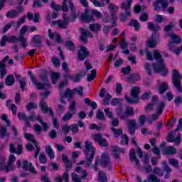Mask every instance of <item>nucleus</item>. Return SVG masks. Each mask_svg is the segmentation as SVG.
<instances>
[{"label":"nucleus","instance_id":"1","mask_svg":"<svg viewBox=\"0 0 182 182\" xmlns=\"http://www.w3.org/2000/svg\"><path fill=\"white\" fill-rule=\"evenodd\" d=\"M70 9L71 11V18L66 16V14H62L63 20L54 21L52 25H57L60 29H66L69 25V21L74 22L77 16L75 12V8L73 7V3L69 2Z\"/></svg>","mask_w":182,"mask_h":182},{"label":"nucleus","instance_id":"2","mask_svg":"<svg viewBox=\"0 0 182 182\" xmlns=\"http://www.w3.org/2000/svg\"><path fill=\"white\" fill-rule=\"evenodd\" d=\"M154 56L158 62V63L154 64V72H156V73H161L162 76H166L168 71L167 70V68L164 67L161 54H160V52H159L158 50H154Z\"/></svg>","mask_w":182,"mask_h":182},{"label":"nucleus","instance_id":"3","mask_svg":"<svg viewBox=\"0 0 182 182\" xmlns=\"http://www.w3.org/2000/svg\"><path fill=\"white\" fill-rule=\"evenodd\" d=\"M84 153L86 159H87V166H91L92 161H93V159H95V154H96V149L90 141H85Z\"/></svg>","mask_w":182,"mask_h":182},{"label":"nucleus","instance_id":"4","mask_svg":"<svg viewBox=\"0 0 182 182\" xmlns=\"http://www.w3.org/2000/svg\"><path fill=\"white\" fill-rule=\"evenodd\" d=\"M50 95L49 91H46L45 92L41 93V102H40V107L43 113H48L50 116H53V111L49 107H48V104L45 99H48V96Z\"/></svg>","mask_w":182,"mask_h":182},{"label":"nucleus","instance_id":"5","mask_svg":"<svg viewBox=\"0 0 182 182\" xmlns=\"http://www.w3.org/2000/svg\"><path fill=\"white\" fill-rule=\"evenodd\" d=\"M171 39L172 42H170L168 43L169 50H171V52H173V53H175L177 55H180L181 50L176 47V45H178V43H181V39L180 38V37H178L176 34H171Z\"/></svg>","mask_w":182,"mask_h":182},{"label":"nucleus","instance_id":"6","mask_svg":"<svg viewBox=\"0 0 182 182\" xmlns=\"http://www.w3.org/2000/svg\"><path fill=\"white\" fill-rule=\"evenodd\" d=\"M172 82L175 87H176L179 93H182V87H181V75L178 70H173L172 73Z\"/></svg>","mask_w":182,"mask_h":182},{"label":"nucleus","instance_id":"7","mask_svg":"<svg viewBox=\"0 0 182 182\" xmlns=\"http://www.w3.org/2000/svg\"><path fill=\"white\" fill-rule=\"evenodd\" d=\"M140 92V88L139 87H133L131 90V96L132 97L129 98L127 95H125V99L127 103H137L139 102V93Z\"/></svg>","mask_w":182,"mask_h":182},{"label":"nucleus","instance_id":"8","mask_svg":"<svg viewBox=\"0 0 182 182\" xmlns=\"http://www.w3.org/2000/svg\"><path fill=\"white\" fill-rule=\"evenodd\" d=\"M24 137L25 139H26V140H28V141H30V143H33V144H34L35 147L36 148L34 157L35 159H38V156H39V153L41 152V148L39 147L38 142H36V140L35 139V136L32 134L25 133Z\"/></svg>","mask_w":182,"mask_h":182},{"label":"nucleus","instance_id":"9","mask_svg":"<svg viewBox=\"0 0 182 182\" xmlns=\"http://www.w3.org/2000/svg\"><path fill=\"white\" fill-rule=\"evenodd\" d=\"M117 114L121 120H124V119H127L129 116H133L134 114V109H133V107H128L123 113L122 108H119Z\"/></svg>","mask_w":182,"mask_h":182},{"label":"nucleus","instance_id":"10","mask_svg":"<svg viewBox=\"0 0 182 182\" xmlns=\"http://www.w3.org/2000/svg\"><path fill=\"white\" fill-rule=\"evenodd\" d=\"M17 116L19 119V120H25L27 126L29 125L30 122H36V115H35V113H32L30 117L26 116L25 113L23 112H18L17 114Z\"/></svg>","mask_w":182,"mask_h":182},{"label":"nucleus","instance_id":"11","mask_svg":"<svg viewBox=\"0 0 182 182\" xmlns=\"http://www.w3.org/2000/svg\"><path fill=\"white\" fill-rule=\"evenodd\" d=\"M92 139L95 141V143H98V144L102 147H107V146H109L107 141L106 139L103 138L102 134H93L92 136Z\"/></svg>","mask_w":182,"mask_h":182},{"label":"nucleus","instance_id":"12","mask_svg":"<svg viewBox=\"0 0 182 182\" xmlns=\"http://www.w3.org/2000/svg\"><path fill=\"white\" fill-rule=\"evenodd\" d=\"M28 75L31 79V82H33V85L37 86V89H38V90H42L43 89H49V87H50V85L49 84L43 85L42 83L36 81V78H35V75H33L32 72L29 71Z\"/></svg>","mask_w":182,"mask_h":182},{"label":"nucleus","instance_id":"13","mask_svg":"<svg viewBox=\"0 0 182 182\" xmlns=\"http://www.w3.org/2000/svg\"><path fill=\"white\" fill-rule=\"evenodd\" d=\"M153 6L155 11H160L162 9H166L168 6V1L167 0H156Z\"/></svg>","mask_w":182,"mask_h":182},{"label":"nucleus","instance_id":"14","mask_svg":"<svg viewBox=\"0 0 182 182\" xmlns=\"http://www.w3.org/2000/svg\"><path fill=\"white\" fill-rule=\"evenodd\" d=\"M48 36L56 43H62V38H60V35H59L58 31L53 32L52 30L49 28L48 31Z\"/></svg>","mask_w":182,"mask_h":182},{"label":"nucleus","instance_id":"15","mask_svg":"<svg viewBox=\"0 0 182 182\" xmlns=\"http://www.w3.org/2000/svg\"><path fill=\"white\" fill-rule=\"evenodd\" d=\"M133 0H127L123 1L121 4V9L125 11V14H127V16H132V13L130 12V8L132 6V3Z\"/></svg>","mask_w":182,"mask_h":182},{"label":"nucleus","instance_id":"16","mask_svg":"<svg viewBox=\"0 0 182 182\" xmlns=\"http://www.w3.org/2000/svg\"><path fill=\"white\" fill-rule=\"evenodd\" d=\"M108 8L112 16V21L113 23H114V21L116 19H117V17L116 16V12L119 11V7H117V6L114 5V4H109Z\"/></svg>","mask_w":182,"mask_h":182},{"label":"nucleus","instance_id":"17","mask_svg":"<svg viewBox=\"0 0 182 182\" xmlns=\"http://www.w3.org/2000/svg\"><path fill=\"white\" fill-rule=\"evenodd\" d=\"M163 110H164V103L161 102L158 105V107L156 108V113L152 115L151 120H157V119H159V117L163 113Z\"/></svg>","mask_w":182,"mask_h":182},{"label":"nucleus","instance_id":"18","mask_svg":"<svg viewBox=\"0 0 182 182\" xmlns=\"http://www.w3.org/2000/svg\"><path fill=\"white\" fill-rule=\"evenodd\" d=\"M87 56H89V50H87V48L80 46V50H78L79 60H83L84 59H86V57Z\"/></svg>","mask_w":182,"mask_h":182},{"label":"nucleus","instance_id":"19","mask_svg":"<svg viewBox=\"0 0 182 182\" xmlns=\"http://www.w3.org/2000/svg\"><path fill=\"white\" fill-rule=\"evenodd\" d=\"M17 41H18V38L14 36H3L0 41V46H5V43H6V42H10L11 43H14V42H16Z\"/></svg>","mask_w":182,"mask_h":182},{"label":"nucleus","instance_id":"20","mask_svg":"<svg viewBox=\"0 0 182 182\" xmlns=\"http://www.w3.org/2000/svg\"><path fill=\"white\" fill-rule=\"evenodd\" d=\"M168 141L170 143H175V146H178L181 141V136L178 135L176 139L174 138V132L168 134Z\"/></svg>","mask_w":182,"mask_h":182},{"label":"nucleus","instance_id":"21","mask_svg":"<svg viewBox=\"0 0 182 182\" xmlns=\"http://www.w3.org/2000/svg\"><path fill=\"white\" fill-rule=\"evenodd\" d=\"M0 171H5V173H9L11 171L8 168V162L6 163V158L5 156L0 157Z\"/></svg>","mask_w":182,"mask_h":182},{"label":"nucleus","instance_id":"22","mask_svg":"<svg viewBox=\"0 0 182 182\" xmlns=\"http://www.w3.org/2000/svg\"><path fill=\"white\" fill-rule=\"evenodd\" d=\"M23 8L20 7L18 9V11L16 10H11V11H8L6 14V16L7 18H10L11 19H12L14 18H17V16H19V14H21V12H23Z\"/></svg>","mask_w":182,"mask_h":182},{"label":"nucleus","instance_id":"23","mask_svg":"<svg viewBox=\"0 0 182 182\" xmlns=\"http://www.w3.org/2000/svg\"><path fill=\"white\" fill-rule=\"evenodd\" d=\"M16 161V157H15V155L11 154L9 156V160L7 161V164H8L7 168H9L10 171H14V170H15L16 167L15 166H13V164Z\"/></svg>","mask_w":182,"mask_h":182},{"label":"nucleus","instance_id":"24","mask_svg":"<svg viewBox=\"0 0 182 182\" xmlns=\"http://www.w3.org/2000/svg\"><path fill=\"white\" fill-rule=\"evenodd\" d=\"M100 163L101 166H104L105 167L109 166V164H110V158L109 157V154L104 153L101 156Z\"/></svg>","mask_w":182,"mask_h":182},{"label":"nucleus","instance_id":"25","mask_svg":"<svg viewBox=\"0 0 182 182\" xmlns=\"http://www.w3.org/2000/svg\"><path fill=\"white\" fill-rule=\"evenodd\" d=\"M9 151L11 153H14L15 154L20 155L22 153V145L18 144L17 146V149H16V147L15 144H10Z\"/></svg>","mask_w":182,"mask_h":182},{"label":"nucleus","instance_id":"26","mask_svg":"<svg viewBox=\"0 0 182 182\" xmlns=\"http://www.w3.org/2000/svg\"><path fill=\"white\" fill-rule=\"evenodd\" d=\"M82 76H86V73L85 71H81L80 73L70 76L69 77L72 82H74V83H77V82H80V79H82Z\"/></svg>","mask_w":182,"mask_h":182},{"label":"nucleus","instance_id":"27","mask_svg":"<svg viewBox=\"0 0 182 182\" xmlns=\"http://www.w3.org/2000/svg\"><path fill=\"white\" fill-rule=\"evenodd\" d=\"M157 45V36L156 34H153L151 37L148 39L147 46L149 48H156Z\"/></svg>","mask_w":182,"mask_h":182},{"label":"nucleus","instance_id":"28","mask_svg":"<svg viewBox=\"0 0 182 182\" xmlns=\"http://www.w3.org/2000/svg\"><path fill=\"white\" fill-rule=\"evenodd\" d=\"M136 151L134 149H131L129 151V159L130 161L132 163H134L136 166H139V159H137V156H136Z\"/></svg>","mask_w":182,"mask_h":182},{"label":"nucleus","instance_id":"29","mask_svg":"<svg viewBox=\"0 0 182 182\" xmlns=\"http://www.w3.org/2000/svg\"><path fill=\"white\" fill-rule=\"evenodd\" d=\"M177 153V149L174 146H167L164 150V154H167L168 156H174Z\"/></svg>","mask_w":182,"mask_h":182},{"label":"nucleus","instance_id":"30","mask_svg":"<svg viewBox=\"0 0 182 182\" xmlns=\"http://www.w3.org/2000/svg\"><path fill=\"white\" fill-rule=\"evenodd\" d=\"M112 151L114 159H119V153H124V149H119L117 146H112Z\"/></svg>","mask_w":182,"mask_h":182},{"label":"nucleus","instance_id":"31","mask_svg":"<svg viewBox=\"0 0 182 182\" xmlns=\"http://www.w3.org/2000/svg\"><path fill=\"white\" fill-rule=\"evenodd\" d=\"M76 173H81V178L85 179L87 176H89V173H87V171L86 170H84L82 166H77L75 168Z\"/></svg>","mask_w":182,"mask_h":182},{"label":"nucleus","instance_id":"32","mask_svg":"<svg viewBox=\"0 0 182 182\" xmlns=\"http://www.w3.org/2000/svg\"><path fill=\"white\" fill-rule=\"evenodd\" d=\"M32 43H34V45H37V46H41V44L42 43V37L39 35L34 36L31 39Z\"/></svg>","mask_w":182,"mask_h":182},{"label":"nucleus","instance_id":"33","mask_svg":"<svg viewBox=\"0 0 182 182\" xmlns=\"http://www.w3.org/2000/svg\"><path fill=\"white\" fill-rule=\"evenodd\" d=\"M5 84L7 86H14L15 84V77H14V75H8L5 80Z\"/></svg>","mask_w":182,"mask_h":182},{"label":"nucleus","instance_id":"34","mask_svg":"<svg viewBox=\"0 0 182 182\" xmlns=\"http://www.w3.org/2000/svg\"><path fill=\"white\" fill-rule=\"evenodd\" d=\"M46 153L50 157V160H53L55 159V152H53V149H52L50 146L48 145L46 147Z\"/></svg>","mask_w":182,"mask_h":182},{"label":"nucleus","instance_id":"35","mask_svg":"<svg viewBox=\"0 0 182 182\" xmlns=\"http://www.w3.org/2000/svg\"><path fill=\"white\" fill-rule=\"evenodd\" d=\"M129 26H133L136 31H140V28H141V26H140V23L137 20H132L129 22Z\"/></svg>","mask_w":182,"mask_h":182},{"label":"nucleus","instance_id":"36","mask_svg":"<svg viewBox=\"0 0 182 182\" xmlns=\"http://www.w3.org/2000/svg\"><path fill=\"white\" fill-rule=\"evenodd\" d=\"M73 116H75V112H70L68 111L63 117L62 121L63 122H69V120H70V119H72L73 117Z\"/></svg>","mask_w":182,"mask_h":182},{"label":"nucleus","instance_id":"37","mask_svg":"<svg viewBox=\"0 0 182 182\" xmlns=\"http://www.w3.org/2000/svg\"><path fill=\"white\" fill-rule=\"evenodd\" d=\"M90 29L92 32H99L102 29V25L99 23L90 24Z\"/></svg>","mask_w":182,"mask_h":182},{"label":"nucleus","instance_id":"38","mask_svg":"<svg viewBox=\"0 0 182 182\" xmlns=\"http://www.w3.org/2000/svg\"><path fill=\"white\" fill-rule=\"evenodd\" d=\"M111 130L113 132V134L114 137H116V139H117L118 137H120V136L123 134V130H122V129H116L115 128L112 127Z\"/></svg>","mask_w":182,"mask_h":182},{"label":"nucleus","instance_id":"39","mask_svg":"<svg viewBox=\"0 0 182 182\" xmlns=\"http://www.w3.org/2000/svg\"><path fill=\"white\" fill-rule=\"evenodd\" d=\"M148 29L149 31H153L154 32H156L157 31H160L161 29L160 26L154 25L151 22H148Z\"/></svg>","mask_w":182,"mask_h":182},{"label":"nucleus","instance_id":"40","mask_svg":"<svg viewBox=\"0 0 182 182\" xmlns=\"http://www.w3.org/2000/svg\"><path fill=\"white\" fill-rule=\"evenodd\" d=\"M98 181L100 182H107V177L103 171H100L98 173Z\"/></svg>","mask_w":182,"mask_h":182},{"label":"nucleus","instance_id":"41","mask_svg":"<svg viewBox=\"0 0 182 182\" xmlns=\"http://www.w3.org/2000/svg\"><path fill=\"white\" fill-rule=\"evenodd\" d=\"M8 128L6 127H2L0 129V137L1 139H5V137H8Z\"/></svg>","mask_w":182,"mask_h":182},{"label":"nucleus","instance_id":"42","mask_svg":"<svg viewBox=\"0 0 182 182\" xmlns=\"http://www.w3.org/2000/svg\"><path fill=\"white\" fill-rule=\"evenodd\" d=\"M147 181L148 182H160V179L159 178V177H157V176L151 173L149 175V176L147 177Z\"/></svg>","mask_w":182,"mask_h":182},{"label":"nucleus","instance_id":"43","mask_svg":"<svg viewBox=\"0 0 182 182\" xmlns=\"http://www.w3.org/2000/svg\"><path fill=\"white\" fill-rule=\"evenodd\" d=\"M17 80L20 83V87L22 90H25V86H26V80L25 78H21V77H17Z\"/></svg>","mask_w":182,"mask_h":182},{"label":"nucleus","instance_id":"44","mask_svg":"<svg viewBox=\"0 0 182 182\" xmlns=\"http://www.w3.org/2000/svg\"><path fill=\"white\" fill-rule=\"evenodd\" d=\"M81 19L83 22H90V21H93V16H89L87 14H82L81 16Z\"/></svg>","mask_w":182,"mask_h":182},{"label":"nucleus","instance_id":"45","mask_svg":"<svg viewBox=\"0 0 182 182\" xmlns=\"http://www.w3.org/2000/svg\"><path fill=\"white\" fill-rule=\"evenodd\" d=\"M71 113H74V114H76V102L73 101L69 106V111Z\"/></svg>","mask_w":182,"mask_h":182},{"label":"nucleus","instance_id":"46","mask_svg":"<svg viewBox=\"0 0 182 182\" xmlns=\"http://www.w3.org/2000/svg\"><path fill=\"white\" fill-rule=\"evenodd\" d=\"M18 41H19V42L21 43L22 48H23L24 49L28 47V41H27L26 38L19 37Z\"/></svg>","mask_w":182,"mask_h":182},{"label":"nucleus","instance_id":"47","mask_svg":"<svg viewBox=\"0 0 182 182\" xmlns=\"http://www.w3.org/2000/svg\"><path fill=\"white\" fill-rule=\"evenodd\" d=\"M75 95L74 90H67L65 93L63 94V96L65 97H70V99H72Z\"/></svg>","mask_w":182,"mask_h":182},{"label":"nucleus","instance_id":"48","mask_svg":"<svg viewBox=\"0 0 182 182\" xmlns=\"http://www.w3.org/2000/svg\"><path fill=\"white\" fill-rule=\"evenodd\" d=\"M95 78H96V70H92L91 71V74L87 75V80L88 82H92V80H95Z\"/></svg>","mask_w":182,"mask_h":182},{"label":"nucleus","instance_id":"49","mask_svg":"<svg viewBox=\"0 0 182 182\" xmlns=\"http://www.w3.org/2000/svg\"><path fill=\"white\" fill-rule=\"evenodd\" d=\"M104 112L107 116V117H109V119H114L113 117V111L110 108H105L104 109Z\"/></svg>","mask_w":182,"mask_h":182},{"label":"nucleus","instance_id":"50","mask_svg":"<svg viewBox=\"0 0 182 182\" xmlns=\"http://www.w3.org/2000/svg\"><path fill=\"white\" fill-rule=\"evenodd\" d=\"M168 85L166 82H162L161 85L159 86V93L161 95L162 93H164L166 90H167Z\"/></svg>","mask_w":182,"mask_h":182},{"label":"nucleus","instance_id":"51","mask_svg":"<svg viewBox=\"0 0 182 182\" xmlns=\"http://www.w3.org/2000/svg\"><path fill=\"white\" fill-rule=\"evenodd\" d=\"M26 107V110L29 112L31 110H33V109H36V107H38V105H36V104H35L34 102H29L27 104Z\"/></svg>","mask_w":182,"mask_h":182},{"label":"nucleus","instance_id":"52","mask_svg":"<svg viewBox=\"0 0 182 182\" xmlns=\"http://www.w3.org/2000/svg\"><path fill=\"white\" fill-rule=\"evenodd\" d=\"M154 174H156V176H159V177H161L164 176V173L161 171V169L159 167H155L153 170Z\"/></svg>","mask_w":182,"mask_h":182},{"label":"nucleus","instance_id":"53","mask_svg":"<svg viewBox=\"0 0 182 182\" xmlns=\"http://www.w3.org/2000/svg\"><path fill=\"white\" fill-rule=\"evenodd\" d=\"M71 178L74 182H82V178L79 177V175H77L76 173H73L71 174Z\"/></svg>","mask_w":182,"mask_h":182},{"label":"nucleus","instance_id":"54","mask_svg":"<svg viewBox=\"0 0 182 182\" xmlns=\"http://www.w3.org/2000/svg\"><path fill=\"white\" fill-rule=\"evenodd\" d=\"M121 139H122L121 144L122 146H124L126 144H129V138L127 137V135H125V134L122 135Z\"/></svg>","mask_w":182,"mask_h":182},{"label":"nucleus","instance_id":"55","mask_svg":"<svg viewBox=\"0 0 182 182\" xmlns=\"http://www.w3.org/2000/svg\"><path fill=\"white\" fill-rule=\"evenodd\" d=\"M168 161L171 166H173V167H178V160L174 159H168Z\"/></svg>","mask_w":182,"mask_h":182},{"label":"nucleus","instance_id":"56","mask_svg":"<svg viewBox=\"0 0 182 182\" xmlns=\"http://www.w3.org/2000/svg\"><path fill=\"white\" fill-rule=\"evenodd\" d=\"M70 130H71L72 133H79V127L76 124L70 125Z\"/></svg>","mask_w":182,"mask_h":182},{"label":"nucleus","instance_id":"57","mask_svg":"<svg viewBox=\"0 0 182 182\" xmlns=\"http://www.w3.org/2000/svg\"><path fill=\"white\" fill-rule=\"evenodd\" d=\"M52 63L55 68H59L60 66V61L56 57L52 58Z\"/></svg>","mask_w":182,"mask_h":182},{"label":"nucleus","instance_id":"58","mask_svg":"<svg viewBox=\"0 0 182 182\" xmlns=\"http://www.w3.org/2000/svg\"><path fill=\"white\" fill-rule=\"evenodd\" d=\"M90 1L93 4V5H95V6H97V8L105 6V3H100V1L97 0H90Z\"/></svg>","mask_w":182,"mask_h":182},{"label":"nucleus","instance_id":"59","mask_svg":"<svg viewBox=\"0 0 182 182\" xmlns=\"http://www.w3.org/2000/svg\"><path fill=\"white\" fill-rule=\"evenodd\" d=\"M82 33L80 36V40L82 42H87V39L86 38V30L81 28Z\"/></svg>","mask_w":182,"mask_h":182},{"label":"nucleus","instance_id":"60","mask_svg":"<svg viewBox=\"0 0 182 182\" xmlns=\"http://www.w3.org/2000/svg\"><path fill=\"white\" fill-rule=\"evenodd\" d=\"M150 96H151V92L150 91H147L142 95L141 99H142V100H147L148 99H150Z\"/></svg>","mask_w":182,"mask_h":182},{"label":"nucleus","instance_id":"61","mask_svg":"<svg viewBox=\"0 0 182 182\" xmlns=\"http://www.w3.org/2000/svg\"><path fill=\"white\" fill-rule=\"evenodd\" d=\"M52 82L56 83L58 82V79H59V73H54L51 75Z\"/></svg>","mask_w":182,"mask_h":182},{"label":"nucleus","instance_id":"62","mask_svg":"<svg viewBox=\"0 0 182 182\" xmlns=\"http://www.w3.org/2000/svg\"><path fill=\"white\" fill-rule=\"evenodd\" d=\"M0 75L1 77H4L6 75V68H5V65L2 64L0 68Z\"/></svg>","mask_w":182,"mask_h":182},{"label":"nucleus","instance_id":"63","mask_svg":"<svg viewBox=\"0 0 182 182\" xmlns=\"http://www.w3.org/2000/svg\"><path fill=\"white\" fill-rule=\"evenodd\" d=\"M73 90H74V94L78 93L80 96H83V87H78L77 88H75Z\"/></svg>","mask_w":182,"mask_h":182},{"label":"nucleus","instance_id":"64","mask_svg":"<svg viewBox=\"0 0 182 182\" xmlns=\"http://www.w3.org/2000/svg\"><path fill=\"white\" fill-rule=\"evenodd\" d=\"M97 119H98L99 120H105V114L100 109L98 110L97 113Z\"/></svg>","mask_w":182,"mask_h":182}]
</instances>
